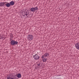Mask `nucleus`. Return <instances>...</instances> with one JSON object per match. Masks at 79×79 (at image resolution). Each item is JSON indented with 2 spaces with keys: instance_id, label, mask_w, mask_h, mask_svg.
I'll return each instance as SVG.
<instances>
[{
  "instance_id": "obj_5",
  "label": "nucleus",
  "mask_w": 79,
  "mask_h": 79,
  "mask_svg": "<svg viewBox=\"0 0 79 79\" xmlns=\"http://www.w3.org/2000/svg\"><path fill=\"white\" fill-rule=\"evenodd\" d=\"M6 3H7V2H0V6H5V4Z\"/></svg>"
},
{
  "instance_id": "obj_15",
  "label": "nucleus",
  "mask_w": 79,
  "mask_h": 79,
  "mask_svg": "<svg viewBox=\"0 0 79 79\" xmlns=\"http://www.w3.org/2000/svg\"><path fill=\"white\" fill-rule=\"evenodd\" d=\"M30 10L31 11H32L33 12H34V7H32L30 9Z\"/></svg>"
},
{
  "instance_id": "obj_12",
  "label": "nucleus",
  "mask_w": 79,
  "mask_h": 79,
  "mask_svg": "<svg viewBox=\"0 0 79 79\" xmlns=\"http://www.w3.org/2000/svg\"><path fill=\"white\" fill-rule=\"evenodd\" d=\"M44 55V56H45V57H47V56H49V53H46Z\"/></svg>"
},
{
  "instance_id": "obj_10",
  "label": "nucleus",
  "mask_w": 79,
  "mask_h": 79,
  "mask_svg": "<svg viewBox=\"0 0 79 79\" xmlns=\"http://www.w3.org/2000/svg\"><path fill=\"white\" fill-rule=\"evenodd\" d=\"M17 77L18 78H20L21 77V73H19L17 75Z\"/></svg>"
},
{
  "instance_id": "obj_17",
  "label": "nucleus",
  "mask_w": 79,
  "mask_h": 79,
  "mask_svg": "<svg viewBox=\"0 0 79 79\" xmlns=\"http://www.w3.org/2000/svg\"><path fill=\"white\" fill-rule=\"evenodd\" d=\"M44 57H45V56L43 55L42 56L41 58H44Z\"/></svg>"
},
{
  "instance_id": "obj_9",
  "label": "nucleus",
  "mask_w": 79,
  "mask_h": 79,
  "mask_svg": "<svg viewBox=\"0 0 79 79\" xmlns=\"http://www.w3.org/2000/svg\"><path fill=\"white\" fill-rule=\"evenodd\" d=\"M14 42L15 40H12L11 42H10L11 45H14Z\"/></svg>"
},
{
  "instance_id": "obj_13",
  "label": "nucleus",
  "mask_w": 79,
  "mask_h": 79,
  "mask_svg": "<svg viewBox=\"0 0 79 79\" xmlns=\"http://www.w3.org/2000/svg\"><path fill=\"white\" fill-rule=\"evenodd\" d=\"M18 42L14 41V45H18Z\"/></svg>"
},
{
  "instance_id": "obj_6",
  "label": "nucleus",
  "mask_w": 79,
  "mask_h": 79,
  "mask_svg": "<svg viewBox=\"0 0 79 79\" xmlns=\"http://www.w3.org/2000/svg\"><path fill=\"white\" fill-rule=\"evenodd\" d=\"M76 48L78 50H79V43H78L75 44Z\"/></svg>"
},
{
  "instance_id": "obj_18",
  "label": "nucleus",
  "mask_w": 79,
  "mask_h": 79,
  "mask_svg": "<svg viewBox=\"0 0 79 79\" xmlns=\"http://www.w3.org/2000/svg\"><path fill=\"white\" fill-rule=\"evenodd\" d=\"M40 63L39 64V63L37 64V65H38V66H39V67H40Z\"/></svg>"
},
{
  "instance_id": "obj_14",
  "label": "nucleus",
  "mask_w": 79,
  "mask_h": 79,
  "mask_svg": "<svg viewBox=\"0 0 79 79\" xmlns=\"http://www.w3.org/2000/svg\"><path fill=\"white\" fill-rule=\"evenodd\" d=\"M43 62H45L47 61V58H44V59L43 58Z\"/></svg>"
},
{
  "instance_id": "obj_1",
  "label": "nucleus",
  "mask_w": 79,
  "mask_h": 79,
  "mask_svg": "<svg viewBox=\"0 0 79 79\" xmlns=\"http://www.w3.org/2000/svg\"><path fill=\"white\" fill-rule=\"evenodd\" d=\"M29 12V11L27 10H25L24 11H23L22 13V14L23 15V16H25V15H26V17H28V14H27V13Z\"/></svg>"
},
{
  "instance_id": "obj_2",
  "label": "nucleus",
  "mask_w": 79,
  "mask_h": 79,
  "mask_svg": "<svg viewBox=\"0 0 79 79\" xmlns=\"http://www.w3.org/2000/svg\"><path fill=\"white\" fill-rule=\"evenodd\" d=\"M27 39L28 40H32L33 39V35H29L27 37Z\"/></svg>"
},
{
  "instance_id": "obj_7",
  "label": "nucleus",
  "mask_w": 79,
  "mask_h": 79,
  "mask_svg": "<svg viewBox=\"0 0 79 79\" xmlns=\"http://www.w3.org/2000/svg\"><path fill=\"white\" fill-rule=\"evenodd\" d=\"M9 3L10 4V5L13 6L15 5V2H14L13 1H11Z\"/></svg>"
},
{
  "instance_id": "obj_8",
  "label": "nucleus",
  "mask_w": 79,
  "mask_h": 79,
  "mask_svg": "<svg viewBox=\"0 0 79 79\" xmlns=\"http://www.w3.org/2000/svg\"><path fill=\"white\" fill-rule=\"evenodd\" d=\"M5 5H6V7H10V3L7 2V3H6Z\"/></svg>"
},
{
  "instance_id": "obj_16",
  "label": "nucleus",
  "mask_w": 79,
  "mask_h": 79,
  "mask_svg": "<svg viewBox=\"0 0 79 79\" xmlns=\"http://www.w3.org/2000/svg\"><path fill=\"white\" fill-rule=\"evenodd\" d=\"M27 15H28V16H29V15H31V13L30 12H28V13L27 14Z\"/></svg>"
},
{
  "instance_id": "obj_11",
  "label": "nucleus",
  "mask_w": 79,
  "mask_h": 79,
  "mask_svg": "<svg viewBox=\"0 0 79 79\" xmlns=\"http://www.w3.org/2000/svg\"><path fill=\"white\" fill-rule=\"evenodd\" d=\"M34 11H37L39 10V8H38L37 7H34Z\"/></svg>"
},
{
  "instance_id": "obj_19",
  "label": "nucleus",
  "mask_w": 79,
  "mask_h": 79,
  "mask_svg": "<svg viewBox=\"0 0 79 79\" xmlns=\"http://www.w3.org/2000/svg\"><path fill=\"white\" fill-rule=\"evenodd\" d=\"M3 37H0V39H3Z\"/></svg>"
},
{
  "instance_id": "obj_3",
  "label": "nucleus",
  "mask_w": 79,
  "mask_h": 79,
  "mask_svg": "<svg viewBox=\"0 0 79 79\" xmlns=\"http://www.w3.org/2000/svg\"><path fill=\"white\" fill-rule=\"evenodd\" d=\"M33 58L36 60H39L40 58V56L36 54L35 55H34L33 56Z\"/></svg>"
},
{
  "instance_id": "obj_4",
  "label": "nucleus",
  "mask_w": 79,
  "mask_h": 79,
  "mask_svg": "<svg viewBox=\"0 0 79 79\" xmlns=\"http://www.w3.org/2000/svg\"><path fill=\"white\" fill-rule=\"evenodd\" d=\"M7 79H18V78H17V77H11L9 76L7 77Z\"/></svg>"
}]
</instances>
